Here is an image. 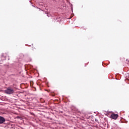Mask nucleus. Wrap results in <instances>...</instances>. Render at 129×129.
<instances>
[{
  "instance_id": "f257e3e1",
  "label": "nucleus",
  "mask_w": 129,
  "mask_h": 129,
  "mask_svg": "<svg viewBox=\"0 0 129 129\" xmlns=\"http://www.w3.org/2000/svg\"><path fill=\"white\" fill-rule=\"evenodd\" d=\"M5 93L6 94H13L15 91H14L13 89H12L11 87H8L7 90L5 91Z\"/></svg>"
},
{
  "instance_id": "f03ea898",
  "label": "nucleus",
  "mask_w": 129,
  "mask_h": 129,
  "mask_svg": "<svg viewBox=\"0 0 129 129\" xmlns=\"http://www.w3.org/2000/svg\"><path fill=\"white\" fill-rule=\"evenodd\" d=\"M111 117L113 119H116L118 117V115L117 114L112 113L111 114Z\"/></svg>"
},
{
  "instance_id": "7ed1b4c3",
  "label": "nucleus",
  "mask_w": 129,
  "mask_h": 129,
  "mask_svg": "<svg viewBox=\"0 0 129 129\" xmlns=\"http://www.w3.org/2000/svg\"><path fill=\"white\" fill-rule=\"evenodd\" d=\"M6 121V119L4 117L0 116V124H2V123H4Z\"/></svg>"
},
{
  "instance_id": "20e7f679",
  "label": "nucleus",
  "mask_w": 129,
  "mask_h": 129,
  "mask_svg": "<svg viewBox=\"0 0 129 129\" xmlns=\"http://www.w3.org/2000/svg\"><path fill=\"white\" fill-rule=\"evenodd\" d=\"M126 76L129 78V74H127Z\"/></svg>"
},
{
  "instance_id": "39448f33",
  "label": "nucleus",
  "mask_w": 129,
  "mask_h": 129,
  "mask_svg": "<svg viewBox=\"0 0 129 129\" xmlns=\"http://www.w3.org/2000/svg\"><path fill=\"white\" fill-rule=\"evenodd\" d=\"M52 96H55V95H52Z\"/></svg>"
},
{
  "instance_id": "423d86ee",
  "label": "nucleus",
  "mask_w": 129,
  "mask_h": 129,
  "mask_svg": "<svg viewBox=\"0 0 129 129\" xmlns=\"http://www.w3.org/2000/svg\"><path fill=\"white\" fill-rule=\"evenodd\" d=\"M2 57H4V55H2Z\"/></svg>"
}]
</instances>
